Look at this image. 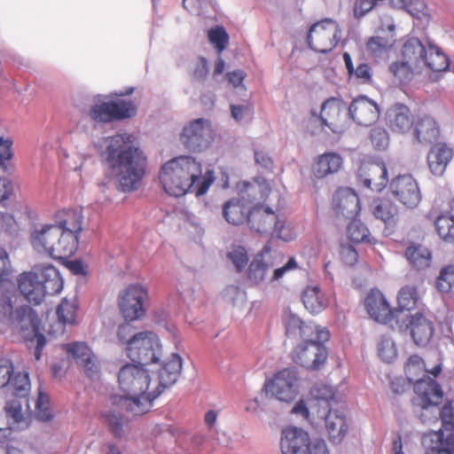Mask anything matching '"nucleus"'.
Returning <instances> with one entry per match:
<instances>
[{
  "mask_svg": "<svg viewBox=\"0 0 454 454\" xmlns=\"http://www.w3.org/2000/svg\"><path fill=\"white\" fill-rule=\"evenodd\" d=\"M149 304L148 288L139 283L129 284L118 296V307L126 321H136L144 318Z\"/></svg>",
  "mask_w": 454,
  "mask_h": 454,
  "instance_id": "8",
  "label": "nucleus"
},
{
  "mask_svg": "<svg viewBox=\"0 0 454 454\" xmlns=\"http://www.w3.org/2000/svg\"><path fill=\"white\" fill-rule=\"evenodd\" d=\"M364 307L370 317L374 321L387 324L391 322L398 309H392L385 295L378 289H372L365 297Z\"/></svg>",
  "mask_w": 454,
  "mask_h": 454,
  "instance_id": "16",
  "label": "nucleus"
},
{
  "mask_svg": "<svg viewBox=\"0 0 454 454\" xmlns=\"http://www.w3.org/2000/svg\"><path fill=\"white\" fill-rule=\"evenodd\" d=\"M393 5L403 9L412 17L422 19L427 15V6L424 0H396Z\"/></svg>",
  "mask_w": 454,
  "mask_h": 454,
  "instance_id": "52",
  "label": "nucleus"
},
{
  "mask_svg": "<svg viewBox=\"0 0 454 454\" xmlns=\"http://www.w3.org/2000/svg\"><path fill=\"white\" fill-rule=\"evenodd\" d=\"M278 223V215L268 206L254 205L248 212L247 223L249 228L260 234L271 233Z\"/></svg>",
  "mask_w": 454,
  "mask_h": 454,
  "instance_id": "21",
  "label": "nucleus"
},
{
  "mask_svg": "<svg viewBox=\"0 0 454 454\" xmlns=\"http://www.w3.org/2000/svg\"><path fill=\"white\" fill-rule=\"evenodd\" d=\"M33 247L53 259L64 260L73 256L78 249L79 239L58 228L44 224L35 229L30 236Z\"/></svg>",
  "mask_w": 454,
  "mask_h": 454,
  "instance_id": "6",
  "label": "nucleus"
},
{
  "mask_svg": "<svg viewBox=\"0 0 454 454\" xmlns=\"http://www.w3.org/2000/svg\"><path fill=\"white\" fill-rule=\"evenodd\" d=\"M36 416L42 421H48L51 419L52 413L50 408V398L48 395L39 393L35 403Z\"/></svg>",
  "mask_w": 454,
  "mask_h": 454,
  "instance_id": "58",
  "label": "nucleus"
},
{
  "mask_svg": "<svg viewBox=\"0 0 454 454\" xmlns=\"http://www.w3.org/2000/svg\"><path fill=\"white\" fill-rule=\"evenodd\" d=\"M406 328L410 329L411 338L418 346H426L434 332L433 323L420 312L411 316Z\"/></svg>",
  "mask_w": 454,
  "mask_h": 454,
  "instance_id": "29",
  "label": "nucleus"
},
{
  "mask_svg": "<svg viewBox=\"0 0 454 454\" xmlns=\"http://www.w3.org/2000/svg\"><path fill=\"white\" fill-rule=\"evenodd\" d=\"M372 212L375 218L382 221L387 225L395 224L398 218L397 207L387 198H377L373 200Z\"/></svg>",
  "mask_w": 454,
  "mask_h": 454,
  "instance_id": "39",
  "label": "nucleus"
},
{
  "mask_svg": "<svg viewBox=\"0 0 454 454\" xmlns=\"http://www.w3.org/2000/svg\"><path fill=\"white\" fill-rule=\"evenodd\" d=\"M393 195L409 208L416 207L421 200L420 191L416 180L411 175L398 176L390 183Z\"/></svg>",
  "mask_w": 454,
  "mask_h": 454,
  "instance_id": "15",
  "label": "nucleus"
},
{
  "mask_svg": "<svg viewBox=\"0 0 454 454\" xmlns=\"http://www.w3.org/2000/svg\"><path fill=\"white\" fill-rule=\"evenodd\" d=\"M38 280L42 286L43 298L46 295H55L63 288V279L59 271L51 264L35 266Z\"/></svg>",
  "mask_w": 454,
  "mask_h": 454,
  "instance_id": "30",
  "label": "nucleus"
},
{
  "mask_svg": "<svg viewBox=\"0 0 454 454\" xmlns=\"http://www.w3.org/2000/svg\"><path fill=\"white\" fill-rule=\"evenodd\" d=\"M346 104L339 98H331L324 102L321 107L320 119L322 123L334 133H341L345 128L347 111Z\"/></svg>",
  "mask_w": 454,
  "mask_h": 454,
  "instance_id": "17",
  "label": "nucleus"
},
{
  "mask_svg": "<svg viewBox=\"0 0 454 454\" xmlns=\"http://www.w3.org/2000/svg\"><path fill=\"white\" fill-rule=\"evenodd\" d=\"M212 129L202 118L196 119L186 125L180 135L184 146L192 152L200 151L210 144Z\"/></svg>",
  "mask_w": 454,
  "mask_h": 454,
  "instance_id": "13",
  "label": "nucleus"
},
{
  "mask_svg": "<svg viewBox=\"0 0 454 454\" xmlns=\"http://www.w3.org/2000/svg\"><path fill=\"white\" fill-rule=\"evenodd\" d=\"M245 200L232 199L226 202L223 207L225 220L233 225H239L247 222L248 212L244 202Z\"/></svg>",
  "mask_w": 454,
  "mask_h": 454,
  "instance_id": "42",
  "label": "nucleus"
},
{
  "mask_svg": "<svg viewBox=\"0 0 454 454\" xmlns=\"http://www.w3.org/2000/svg\"><path fill=\"white\" fill-rule=\"evenodd\" d=\"M423 443L428 453L432 454H453L454 436L443 437L442 431L429 433L424 437Z\"/></svg>",
  "mask_w": 454,
  "mask_h": 454,
  "instance_id": "37",
  "label": "nucleus"
},
{
  "mask_svg": "<svg viewBox=\"0 0 454 454\" xmlns=\"http://www.w3.org/2000/svg\"><path fill=\"white\" fill-rule=\"evenodd\" d=\"M270 192V184L262 176H256L251 182L242 184V198L250 202L266 200Z\"/></svg>",
  "mask_w": 454,
  "mask_h": 454,
  "instance_id": "36",
  "label": "nucleus"
},
{
  "mask_svg": "<svg viewBox=\"0 0 454 454\" xmlns=\"http://www.w3.org/2000/svg\"><path fill=\"white\" fill-rule=\"evenodd\" d=\"M454 155L453 149L446 143L433 145L427 153V161L431 173L442 176Z\"/></svg>",
  "mask_w": 454,
  "mask_h": 454,
  "instance_id": "27",
  "label": "nucleus"
},
{
  "mask_svg": "<svg viewBox=\"0 0 454 454\" xmlns=\"http://www.w3.org/2000/svg\"><path fill=\"white\" fill-rule=\"evenodd\" d=\"M182 370V359L177 354H172L171 356L163 363L158 372V380L153 381L156 387H160V394L162 391L174 385Z\"/></svg>",
  "mask_w": 454,
  "mask_h": 454,
  "instance_id": "31",
  "label": "nucleus"
},
{
  "mask_svg": "<svg viewBox=\"0 0 454 454\" xmlns=\"http://www.w3.org/2000/svg\"><path fill=\"white\" fill-rule=\"evenodd\" d=\"M227 258L232 262L238 272L243 271L248 263L247 251L242 246H233L227 254Z\"/></svg>",
  "mask_w": 454,
  "mask_h": 454,
  "instance_id": "56",
  "label": "nucleus"
},
{
  "mask_svg": "<svg viewBox=\"0 0 454 454\" xmlns=\"http://www.w3.org/2000/svg\"><path fill=\"white\" fill-rule=\"evenodd\" d=\"M343 61L349 78L356 79L360 83H370L372 79V69L369 64L360 62L354 67L352 58L348 52L343 53Z\"/></svg>",
  "mask_w": 454,
  "mask_h": 454,
  "instance_id": "45",
  "label": "nucleus"
},
{
  "mask_svg": "<svg viewBox=\"0 0 454 454\" xmlns=\"http://www.w3.org/2000/svg\"><path fill=\"white\" fill-rule=\"evenodd\" d=\"M377 4L374 0H356L353 7L354 17L356 20L364 18Z\"/></svg>",
  "mask_w": 454,
  "mask_h": 454,
  "instance_id": "62",
  "label": "nucleus"
},
{
  "mask_svg": "<svg viewBox=\"0 0 454 454\" xmlns=\"http://www.w3.org/2000/svg\"><path fill=\"white\" fill-rule=\"evenodd\" d=\"M160 349L158 336L153 332L145 331L132 336L127 347V355L132 362L146 366L159 361Z\"/></svg>",
  "mask_w": 454,
  "mask_h": 454,
  "instance_id": "11",
  "label": "nucleus"
},
{
  "mask_svg": "<svg viewBox=\"0 0 454 454\" xmlns=\"http://www.w3.org/2000/svg\"><path fill=\"white\" fill-rule=\"evenodd\" d=\"M341 37L342 32L339 23L326 18L310 26L307 34V43L314 51L325 54L334 50Z\"/></svg>",
  "mask_w": 454,
  "mask_h": 454,
  "instance_id": "9",
  "label": "nucleus"
},
{
  "mask_svg": "<svg viewBox=\"0 0 454 454\" xmlns=\"http://www.w3.org/2000/svg\"><path fill=\"white\" fill-rule=\"evenodd\" d=\"M348 236L354 243H377V239L371 235L368 228L360 220H353L348 223Z\"/></svg>",
  "mask_w": 454,
  "mask_h": 454,
  "instance_id": "48",
  "label": "nucleus"
},
{
  "mask_svg": "<svg viewBox=\"0 0 454 454\" xmlns=\"http://www.w3.org/2000/svg\"><path fill=\"white\" fill-rule=\"evenodd\" d=\"M342 166V158L336 153L321 154L316 160L312 171L316 177L323 178L337 173Z\"/></svg>",
  "mask_w": 454,
  "mask_h": 454,
  "instance_id": "38",
  "label": "nucleus"
},
{
  "mask_svg": "<svg viewBox=\"0 0 454 454\" xmlns=\"http://www.w3.org/2000/svg\"><path fill=\"white\" fill-rule=\"evenodd\" d=\"M54 223L51 227L58 228L59 231L72 234L73 237L80 239L83 231V215L82 212L74 209H62L54 215Z\"/></svg>",
  "mask_w": 454,
  "mask_h": 454,
  "instance_id": "25",
  "label": "nucleus"
},
{
  "mask_svg": "<svg viewBox=\"0 0 454 454\" xmlns=\"http://www.w3.org/2000/svg\"><path fill=\"white\" fill-rule=\"evenodd\" d=\"M439 237L447 243H454V215L445 212L440 214L434 222Z\"/></svg>",
  "mask_w": 454,
  "mask_h": 454,
  "instance_id": "46",
  "label": "nucleus"
},
{
  "mask_svg": "<svg viewBox=\"0 0 454 454\" xmlns=\"http://www.w3.org/2000/svg\"><path fill=\"white\" fill-rule=\"evenodd\" d=\"M311 442L307 431L296 427H287L282 429L280 450L282 454H308Z\"/></svg>",
  "mask_w": 454,
  "mask_h": 454,
  "instance_id": "19",
  "label": "nucleus"
},
{
  "mask_svg": "<svg viewBox=\"0 0 454 454\" xmlns=\"http://www.w3.org/2000/svg\"><path fill=\"white\" fill-rule=\"evenodd\" d=\"M208 73L209 69L207 59L200 57L192 73V80L195 82H204L207 79Z\"/></svg>",
  "mask_w": 454,
  "mask_h": 454,
  "instance_id": "63",
  "label": "nucleus"
},
{
  "mask_svg": "<svg viewBox=\"0 0 454 454\" xmlns=\"http://www.w3.org/2000/svg\"><path fill=\"white\" fill-rule=\"evenodd\" d=\"M427 372L424 360L419 356H410L404 365V372L408 380L414 383L416 396L412 403L422 410L437 405L442 398L440 386L426 374Z\"/></svg>",
  "mask_w": 454,
  "mask_h": 454,
  "instance_id": "5",
  "label": "nucleus"
},
{
  "mask_svg": "<svg viewBox=\"0 0 454 454\" xmlns=\"http://www.w3.org/2000/svg\"><path fill=\"white\" fill-rule=\"evenodd\" d=\"M137 106L131 100L117 99L105 101L98 98L89 110V116L96 123H110L134 117Z\"/></svg>",
  "mask_w": 454,
  "mask_h": 454,
  "instance_id": "10",
  "label": "nucleus"
},
{
  "mask_svg": "<svg viewBox=\"0 0 454 454\" xmlns=\"http://www.w3.org/2000/svg\"><path fill=\"white\" fill-rule=\"evenodd\" d=\"M22 402H25L24 399L9 400L4 407L7 417L12 419L15 423L23 419Z\"/></svg>",
  "mask_w": 454,
  "mask_h": 454,
  "instance_id": "60",
  "label": "nucleus"
},
{
  "mask_svg": "<svg viewBox=\"0 0 454 454\" xmlns=\"http://www.w3.org/2000/svg\"><path fill=\"white\" fill-rule=\"evenodd\" d=\"M436 289L441 293H450L454 287V263L443 266L435 281Z\"/></svg>",
  "mask_w": 454,
  "mask_h": 454,
  "instance_id": "54",
  "label": "nucleus"
},
{
  "mask_svg": "<svg viewBox=\"0 0 454 454\" xmlns=\"http://www.w3.org/2000/svg\"><path fill=\"white\" fill-rule=\"evenodd\" d=\"M358 176L364 185L372 191H381L388 182L387 169L384 162H363L359 167Z\"/></svg>",
  "mask_w": 454,
  "mask_h": 454,
  "instance_id": "22",
  "label": "nucleus"
},
{
  "mask_svg": "<svg viewBox=\"0 0 454 454\" xmlns=\"http://www.w3.org/2000/svg\"><path fill=\"white\" fill-rule=\"evenodd\" d=\"M62 348L68 356H71L82 368L88 378L91 380L98 378L100 364L96 355L91 351L87 343L74 341L64 344Z\"/></svg>",
  "mask_w": 454,
  "mask_h": 454,
  "instance_id": "14",
  "label": "nucleus"
},
{
  "mask_svg": "<svg viewBox=\"0 0 454 454\" xmlns=\"http://www.w3.org/2000/svg\"><path fill=\"white\" fill-rule=\"evenodd\" d=\"M300 377L294 367L284 368L276 372L273 378L265 383L267 393L276 399L291 403L299 393Z\"/></svg>",
  "mask_w": 454,
  "mask_h": 454,
  "instance_id": "12",
  "label": "nucleus"
},
{
  "mask_svg": "<svg viewBox=\"0 0 454 454\" xmlns=\"http://www.w3.org/2000/svg\"><path fill=\"white\" fill-rule=\"evenodd\" d=\"M387 117L389 127L395 132L404 133L410 130L414 124L410 109L403 105H396L392 107Z\"/></svg>",
  "mask_w": 454,
  "mask_h": 454,
  "instance_id": "40",
  "label": "nucleus"
},
{
  "mask_svg": "<svg viewBox=\"0 0 454 454\" xmlns=\"http://www.w3.org/2000/svg\"><path fill=\"white\" fill-rule=\"evenodd\" d=\"M425 66L433 72H442L449 68L450 59L441 48L428 43V49L425 56Z\"/></svg>",
  "mask_w": 454,
  "mask_h": 454,
  "instance_id": "44",
  "label": "nucleus"
},
{
  "mask_svg": "<svg viewBox=\"0 0 454 454\" xmlns=\"http://www.w3.org/2000/svg\"><path fill=\"white\" fill-rule=\"evenodd\" d=\"M78 302L76 297L68 300L64 298L57 307L58 322L47 330L50 335L63 334L66 325H74L76 322Z\"/></svg>",
  "mask_w": 454,
  "mask_h": 454,
  "instance_id": "26",
  "label": "nucleus"
},
{
  "mask_svg": "<svg viewBox=\"0 0 454 454\" xmlns=\"http://www.w3.org/2000/svg\"><path fill=\"white\" fill-rule=\"evenodd\" d=\"M413 125L414 135L420 143H432L440 136L438 123L429 115L418 116Z\"/></svg>",
  "mask_w": 454,
  "mask_h": 454,
  "instance_id": "34",
  "label": "nucleus"
},
{
  "mask_svg": "<svg viewBox=\"0 0 454 454\" xmlns=\"http://www.w3.org/2000/svg\"><path fill=\"white\" fill-rule=\"evenodd\" d=\"M271 245L267 242L262 248L254 254L247 270V278L252 285H259L265 281L270 270L274 266L270 254Z\"/></svg>",
  "mask_w": 454,
  "mask_h": 454,
  "instance_id": "18",
  "label": "nucleus"
},
{
  "mask_svg": "<svg viewBox=\"0 0 454 454\" xmlns=\"http://www.w3.org/2000/svg\"><path fill=\"white\" fill-rule=\"evenodd\" d=\"M18 299L14 292H5L0 295V320L11 325H20L22 331L31 328L36 340L35 357L39 360L46 343L45 337L39 333L35 313L27 305L18 306Z\"/></svg>",
  "mask_w": 454,
  "mask_h": 454,
  "instance_id": "4",
  "label": "nucleus"
},
{
  "mask_svg": "<svg viewBox=\"0 0 454 454\" xmlns=\"http://www.w3.org/2000/svg\"><path fill=\"white\" fill-rule=\"evenodd\" d=\"M442 427L438 431H442L444 435V432L447 435L454 436V415L450 408L444 407L441 413Z\"/></svg>",
  "mask_w": 454,
  "mask_h": 454,
  "instance_id": "61",
  "label": "nucleus"
},
{
  "mask_svg": "<svg viewBox=\"0 0 454 454\" xmlns=\"http://www.w3.org/2000/svg\"><path fill=\"white\" fill-rule=\"evenodd\" d=\"M330 339L326 328L316 332L312 337L304 338L294 343L291 352L292 360L308 370H318L327 359V350L324 343Z\"/></svg>",
  "mask_w": 454,
  "mask_h": 454,
  "instance_id": "7",
  "label": "nucleus"
},
{
  "mask_svg": "<svg viewBox=\"0 0 454 454\" xmlns=\"http://www.w3.org/2000/svg\"><path fill=\"white\" fill-rule=\"evenodd\" d=\"M104 141L103 157L120 189L124 192L137 190L146 171L147 160L144 153L132 145L131 136L127 133L115 134Z\"/></svg>",
  "mask_w": 454,
  "mask_h": 454,
  "instance_id": "1",
  "label": "nucleus"
},
{
  "mask_svg": "<svg viewBox=\"0 0 454 454\" xmlns=\"http://www.w3.org/2000/svg\"><path fill=\"white\" fill-rule=\"evenodd\" d=\"M207 39L220 54L228 47L230 37L223 26H215L207 31Z\"/></svg>",
  "mask_w": 454,
  "mask_h": 454,
  "instance_id": "53",
  "label": "nucleus"
},
{
  "mask_svg": "<svg viewBox=\"0 0 454 454\" xmlns=\"http://www.w3.org/2000/svg\"><path fill=\"white\" fill-rule=\"evenodd\" d=\"M395 43L394 35L391 38L382 36H372L365 43L366 51L372 56H380V54L391 50Z\"/></svg>",
  "mask_w": 454,
  "mask_h": 454,
  "instance_id": "50",
  "label": "nucleus"
},
{
  "mask_svg": "<svg viewBox=\"0 0 454 454\" xmlns=\"http://www.w3.org/2000/svg\"><path fill=\"white\" fill-rule=\"evenodd\" d=\"M332 205L337 215L347 218L356 216L360 210L358 196L350 188L338 189L333 194Z\"/></svg>",
  "mask_w": 454,
  "mask_h": 454,
  "instance_id": "24",
  "label": "nucleus"
},
{
  "mask_svg": "<svg viewBox=\"0 0 454 454\" xmlns=\"http://www.w3.org/2000/svg\"><path fill=\"white\" fill-rule=\"evenodd\" d=\"M341 261L348 266H353L358 261V254L351 245H342L340 249Z\"/></svg>",
  "mask_w": 454,
  "mask_h": 454,
  "instance_id": "64",
  "label": "nucleus"
},
{
  "mask_svg": "<svg viewBox=\"0 0 454 454\" xmlns=\"http://www.w3.org/2000/svg\"><path fill=\"white\" fill-rule=\"evenodd\" d=\"M411 268L416 270H423L431 266L433 255L432 251L426 246L415 242H411L404 252Z\"/></svg>",
  "mask_w": 454,
  "mask_h": 454,
  "instance_id": "33",
  "label": "nucleus"
},
{
  "mask_svg": "<svg viewBox=\"0 0 454 454\" xmlns=\"http://www.w3.org/2000/svg\"><path fill=\"white\" fill-rule=\"evenodd\" d=\"M38 278L35 267L32 271L20 274L18 278L20 292L28 302L35 305H38L43 301V293Z\"/></svg>",
  "mask_w": 454,
  "mask_h": 454,
  "instance_id": "28",
  "label": "nucleus"
},
{
  "mask_svg": "<svg viewBox=\"0 0 454 454\" xmlns=\"http://www.w3.org/2000/svg\"><path fill=\"white\" fill-rule=\"evenodd\" d=\"M427 51V48L419 39L409 37L402 46L401 55L404 60L419 71H422L426 63L425 56Z\"/></svg>",
  "mask_w": 454,
  "mask_h": 454,
  "instance_id": "32",
  "label": "nucleus"
},
{
  "mask_svg": "<svg viewBox=\"0 0 454 454\" xmlns=\"http://www.w3.org/2000/svg\"><path fill=\"white\" fill-rule=\"evenodd\" d=\"M325 428L331 441L340 442L344 438L348 425L343 411L330 408L325 419Z\"/></svg>",
  "mask_w": 454,
  "mask_h": 454,
  "instance_id": "35",
  "label": "nucleus"
},
{
  "mask_svg": "<svg viewBox=\"0 0 454 454\" xmlns=\"http://www.w3.org/2000/svg\"><path fill=\"white\" fill-rule=\"evenodd\" d=\"M7 387L12 397L24 399L25 403H27V397L31 388L27 372H13Z\"/></svg>",
  "mask_w": 454,
  "mask_h": 454,
  "instance_id": "43",
  "label": "nucleus"
},
{
  "mask_svg": "<svg viewBox=\"0 0 454 454\" xmlns=\"http://www.w3.org/2000/svg\"><path fill=\"white\" fill-rule=\"evenodd\" d=\"M310 393L315 399L325 402L330 408H333V403L337 402L334 389L326 384H316Z\"/></svg>",
  "mask_w": 454,
  "mask_h": 454,
  "instance_id": "57",
  "label": "nucleus"
},
{
  "mask_svg": "<svg viewBox=\"0 0 454 454\" xmlns=\"http://www.w3.org/2000/svg\"><path fill=\"white\" fill-rule=\"evenodd\" d=\"M145 365L126 364L118 373V383L125 395H114L111 402L135 416L145 414L160 395V387L152 381Z\"/></svg>",
  "mask_w": 454,
  "mask_h": 454,
  "instance_id": "3",
  "label": "nucleus"
},
{
  "mask_svg": "<svg viewBox=\"0 0 454 454\" xmlns=\"http://www.w3.org/2000/svg\"><path fill=\"white\" fill-rule=\"evenodd\" d=\"M378 356L386 362L391 363L397 356V350L390 337L382 336L377 345Z\"/></svg>",
  "mask_w": 454,
  "mask_h": 454,
  "instance_id": "55",
  "label": "nucleus"
},
{
  "mask_svg": "<svg viewBox=\"0 0 454 454\" xmlns=\"http://www.w3.org/2000/svg\"><path fill=\"white\" fill-rule=\"evenodd\" d=\"M301 299L304 307L312 314L320 313L329 304L328 298L317 286H307Z\"/></svg>",
  "mask_w": 454,
  "mask_h": 454,
  "instance_id": "41",
  "label": "nucleus"
},
{
  "mask_svg": "<svg viewBox=\"0 0 454 454\" xmlns=\"http://www.w3.org/2000/svg\"><path fill=\"white\" fill-rule=\"evenodd\" d=\"M388 69L392 75L401 83L410 82L415 73L421 72L403 59V60L391 63Z\"/></svg>",
  "mask_w": 454,
  "mask_h": 454,
  "instance_id": "49",
  "label": "nucleus"
},
{
  "mask_svg": "<svg viewBox=\"0 0 454 454\" xmlns=\"http://www.w3.org/2000/svg\"><path fill=\"white\" fill-rule=\"evenodd\" d=\"M380 115L378 105L366 97L355 98L348 108V116L361 126H370Z\"/></svg>",
  "mask_w": 454,
  "mask_h": 454,
  "instance_id": "23",
  "label": "nucleus"
},
{
  "mask_svg": "<svg viewBox=\"0 0 454 454\" xmlns=\"http://www.w3.org/2000/svg\"><path fill=\"white\" fill-rule=\"evenodd\" d=\"M282 322L285 326L286 339L293 345L304 338L312 337L316 332L323 328L311 323L303 322L290 310H286L283 313Z\"/></svg>",
  "mask_w": 454,
  "mask_h": 454,
  "instance_id": "20",
  "label": "nucleus"
},
{
  "mask_svg": "<svg viewBox=\"0 0 454 454\" xmlns=\"http://www.w3.org/2000/svg\"><path fill=\"white\" fill-rule=\"evenodd\" d=\"M158 178L163 191L174 198L191 192L197 197L204 195L214 182L212 171L203 176L201 163L187 155L167 160L160 167Z\"/></svg>",
  "mask_w": 454,
  "mask_h": 454,
  "instance_id": "2",
  "label": "nucleus"
},
{
  "mask_svg": "<svg viewBox=\"0 0 454 454\" xmlns=\"http://www.w3.org/2000/svg\"><path fill=\"white\" fill-rule=\"evenodd\" d=\"M370 139L372 145L377 150L386 149L389 142L387 132L380 127H375L371 129Z\"/></svg>",
  "mask_w": 454,
  "mask_h": 454,
  "instance_id": "59",
  "label": "nucleus"
},
{
  "mask_svg": "<svg viewBox=\"0 0 454 454\" xmlns=\"http://www.w3.org/2000/svg\"><path fill=\"white\" fill-rule=\"evenodd\" d=\"M419 300L417 287L414 286H403L397 295L398 307L401 310H411Z\"/></svg>",
  "mask_w": 454,
  "mask_h": 454,
  "instance_id": "51",
  "label": "nucleus"
},
{
  "mask_svg": "<svg viewBox=\"0 0 454 454\" xmlns=\"http://www.w3.org/2000/svg\"><path fill=\"white\" fill-rule=\"evenodd\" d=\"M102 417L113 435L117 439H121L126 433L128 420L120 412L115 411H108L103 413Z\"/></svg>",
  "mask_w": 454,
  "mask_h": 454,
  "instance_id": "47",
  "label": "nucleus"
}]
</instances>
